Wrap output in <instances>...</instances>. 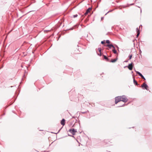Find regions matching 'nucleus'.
<instances>
[{
	"label": "nucleus",
	"instance_id": "obj_21",
	"mask_svg": "<svg viewBox=\"0 0 152 152\" xmlns=\"http://www.w3.org/2000/svg\"><path fill=\"white\" fill-rule=\"evenodd\" d=\"M122 106H120L119 107H121Z\"/></svg>",
	"mask_w": 152,
	"mask_h": 152
},
{
	"label": "nucleus",
	"instance_id": "obj_14",
	"mask_svg": "<svg viewBox=\"0 0 152 152\" xmlns=\"http://www.w3.org/2000/svg\"><path fill=\"white\" fill-rule=\"evenodd\" d=\"M134 84H135L136 85H137V82L134 79Z\"/></svg>",
	"mask_w": 152,
	"mask_h": 152
},
{
	"label": "nucleus",
	"instance_id": "obj_4",
	"mask_svg": "<svg viewBox=\"0 0 152 152\" xmlns=\"http://www.w3.org/2000/svg\"><path fill=\"white\" fill-rule=\"evenodd\" d=\"M133 63H131V64H129L128 66V68L130 70H132V69L133 68Z\"/></svg>",
	"mask_w": 152,
	"mask_h": 152
},
{
	"label": "nucleus",
	"instance_id": "obj_9",
	"mask_svg": "<svg viewBox=\"0 0 152 152\" xmlns=\"http://www.w3.org/2000/svg\"><path fill=\"white\" fill-rule=\"evenodd\" d=\"M61 124L64 126L65 124V120L64 119H62L61 122Z\"/></svg>",
	"mask_w": 152,
	"mask_h": 152
},
{
	"label": "nucleus",
	"instance_id": "obj_8",
	"mask_svg": "<svg viewBox=\"0 0 152 152\" xmlns=\"http://www.w3.org/2000/svg\"><path fill=\"white\" fill-rule=\"evenodd\" d=\"M142 88H145L146 89H147V88L148 87L147 85L145 83H143V84L142 85Z\"/></svg>",
	"mask_w": 152,
	"mask_h": 152
},
{
	"label": "nucleus",
	"instance_id": "obj_13",
	"mask_svg": "<svg viewBox=\"0 0 152 152\" xmlns=\"http://www.w3.org/2000/svg\"><path fill=\"white\" fill-rule=\"evenodd\" d=\"M117 60V59L112 60L111 61V62H113V63L114 62L116 61Z\"/></svg>",
	"mask_w": 152,
	"mask_h": 152
},
{
	"label": "nucleus",
	"instance_id": "obj_2",
	"mask_svg": "<svg viewBox=\"0 0 152 152\" xmlns=\"http://www.w3.org/2000/svg\"><path fill=\"white\" fill-rule=\"evenodd\" d=\"M121 96V101L125 102L127 101V99L125 96L124 95Z\"/></svg>",
	"mask_w": 152,
	"mask_h": 152
},
{
	"label": "nucleus",
	"instance_id": "obj_7",
	"mask_svg": "<svg viewBox=\"0 0 152 152\" xmlns=\"http://www.w3.org/2000/svg\"><path fill=\"white\" fill-rule=\"evenodd\" d=\"M91 8H89L86 11V12L84 14L85 15H86L89 12H90V11L91 10Z\"/></svg>",
	"mask_w": 152,
	"mask_h": 152
},
{
	"label": "nucleus",
	"instance_id": "obj_22",
	"mask_svg": "<svg viewBox=\"0 0 152 152\" xmlns=\"http://www.w3.org/2000/svg\"><path fill=\"white\" fill-rule=\"evenodd\" d=\"M117 48H118V47L117 46Z\"/></svg>",
	"mask_w": 152,
	"mask_h": 152
},
{
	"label": "nucleus",
	"instance_id": "obj_17",
	"mask_svg": "<svg viewBox=\"0 0 152 152\" xmlns=\"http://www.w3.org/2000/svg\"><path fill=\"white\" fill-rule=\"evenodd\" d=\"M77 14H76L75 15H73V17L75 18L77 17Z\"/></svg>",
	"mask_w": 152,
	"mask_h": 152
},
{
	"label": "nucleus",
	"instance_id": "obj_19",
	"mask_svg": "<svg viewBox=\"0 0 152 152\" xmlns=\"http://www.w3.org/2000/svg\"><path fill=\"white\" fill-rule=\"evenodd\" d=\"M104 43H105L104 41H102L101 42V43L102 44H104Z\"/></svg>",
	"mask_w": 152,
	"mask_h": 152
},
{
	"label": "nucleus",
	"instance_id": "obj_11",
	"mask_svg": "<svg viewBox=\"0 0 152 152\" xmlns=\"http://www.w3.org/2000/svg\"><path fill=\"white\" fill-rule=\"evenodd\" d=\"M112 51L115 54H116L117 53V51L115 49V47H114V48H113V49L112 50Z\"/></svg>",
	"mask_w": 152,
	"mask_h": 152
},
{
	"label": "nucleus",
	"instance_id": "obj_12",
	"mask_svg": "<svg viewBox=\"0 0 152 152\" xmlns=\"http://www.w3.org/2000/svg\"><path fill=\"white\" fill-rule=\"evenodd\" d=\"M98 50L99 51V53H98V55L100 56H101V48H98Z\"/></svg>",
	"mask_w": 152,
	"mask_h": 152
},
{
	"label": "nucleus",
	"instance_id": "obj_15",
	"mask_svg": "<svg viewBox=\"0 0 152 152\" xmlns=\"http://www.w3.org/2000/svg\"><path fill=\"white\" fill-rule=\"evenodd\" d=\"M106 43H108V44L110 43V42L109 40H106Z\"/></svg>",
	"mask_w": 152,
	"mask_h": 152
},
{
	"label": "nucleus",
	"instance_id": "obj_10",
	"mask_svg": "<svg viewBox=\"0 0 152 152\" xmlns=\"http://www.w3.org/2000/svg\"><path fill=\"white\" fill-rule=\"evenodd\" d=\"M109 48H114V47L112 44L108 45L106 46Z\"/></svg>",
	"mask_w": 152,
	"mask_h": 152
},
{
	"label": "nucleus",
	"instance_id": "obj_16",
	"mask_svg": "<svg viewBox=\"0 0 152 152\" xmlns=\"http://www.w3.org/2000/svg\"><path fill=\"white\" fill-rule=\"evenodd\" d=\"M104 59H106V60L108 59L107 58L106 56H104Z\"/></svg>",
	"mask_w": 152,
	"mask_h": 152
},
{
	"label": "nucleus",
	"instance_id": "obj_5",
	"mask_svg": "<svg viewBox=\"0 0 152 152\" xmlns=\"http://www.w3.org/2000/svg\"><path fill=\"white\" fill-rule=\"evenodd\" d=\"M140 26L139 28H137L136 29V31H137V37H138V36H139L140 34V30L139 29L140 28Z\"/></svg>",
	"mask_w": 152,
	"mask_h": 152
},
{
	"label": "nucleus",
	"instance_id": "obj_1",
	"mask_svg": "<svg viewBox=\"0 0 152 152\" xmlns=\"http://www.w3.org/2000/svg\"><path fill=\"white\" fill-rule=\"evenodd\" d=\"M121 101V96H118L116 97L115 98V103L117 104L118 102Z\"/></svg>",
	"mask_w": 152,
	"mask_h": 152
},
{
	"label": "nucleus",
	"instance_id": "obj_18",
	"mask_svg": "<svg viewBox=\"0 0 152 152\" xmlns=\"http://www.w3.org/2000/svg\"><path fill=\"white\" fill-rule=\"evenodd\" d=\"M132 55H130L129 56V59H131L132 57Z\"/></svg>",
	"mask_w": 152,
	"mask_h": 152
},
{
	"label": "nucleus",
	"instance_id": "obj_20",
	"mask_svg": "<svg viewBox=\"0 0 152 152\" xmlns=\"http://www.w3.org/2000/svg\"><path fill=\"white\" fill-rule=\"evenodd\" d=\"M103 19H104V18L103 17H102L101 18V20H103Z\"/></svg>",
	"mask_w": 152,
	"mask_h": 152
},
{
	"label": "nucleus",
	"instance_id": "obj_3",
	"mask_svg": "<svg viewBox=\"0 0 152 152\" xmlns=\"http://www.w3.org/2000/svg\"><path fill=\"white\" fill-rule=\"evenodd\" d=\"M69 131L73 135H74L77 132L76 130L74 129H69Z\"/></svg>",
	"mask_w": 152,
	"mask_h": 152
},
{
	"label": "nucleus",
	"instance_id": "obj_6",
	"mask_svg": "<svg viewBox=\"0 0 152 152\" xmlns=\"http://www.w3.org/2000/svg\"><path fill=\"white\" fill-rule=\"evenodd\" d=\"M135 72H136L137 73V74H138L142 78H143L145 80V78H144V76L142 75V74L140 73L139 72L137 71H135Z\"/></svg>",
	"mask_w": 152,
	"mask_h": 152
}]
</instances>
